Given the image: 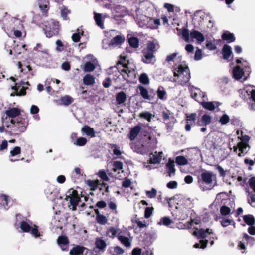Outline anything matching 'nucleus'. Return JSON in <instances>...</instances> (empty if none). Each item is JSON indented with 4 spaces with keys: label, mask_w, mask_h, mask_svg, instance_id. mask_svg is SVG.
Masks as SVG:
<instances>
[{
    "label": "nucleus",
    "mask_w": 255,
    "mask_h": 255,
    "mask_svg": "<svg viewBox=\"0 0 255 255\" xmlns=\"http://www.w3.org/2000/svg\"><path fill=\"white\" fill-rule=\"evenodd\" d=\"M70 68V64L68 62H64L61 65V68L65 71H69Z\"/></svg>",
    "instance_id": "obj_64"
},
{
    "label": "nucleus",
    "mask_w": 255,
    "mask_h": 255,
    "mask_svg": "<svg viewBox=\"0 0 255 255\" xmlns=\"http://www.w3.org/2000/svg\"><path fill=\"white\" fill-rule=\"evenodd\" d=\"M174 166L175 165L174 161L172 160L171 159H169L168 162L166 164V167L167 168L169 176H171L174 173L175 171Z\"/></svg>",
    "instance_id": "obj_36"
},
{
    "label": "nucleus",
    "mask_w": 255,
    "mask_h": 255,
    "mask_svg": "<svg viewBox=\"0 0 255 255\" xmlns=\"http://www.w3.org/2000/svg\"><path fill=\"white\" fill-rule=\"evenodd\" d=\"M125 41V37L122 34H119L113 38V46H118L123 44Z\"/></svg>",
    "instance_id": "obj_23"
},
{
    "label": "nucleus",
    "mask_w": 255,
    "mask_h": 255,
    "mask_svg": "<svg viewBox=\"0 0 255 255\" xmlns=\"http://www.w3.org/2000/svg\"><path fill=\"white\" fill-rule=\"evenodd\" d=\"M49 1L48 0H40L39 2V7L40 10L44 13H46L48 10V5Z\"/></svg>",
    "instance_id": "obj_31"
},
{
    "label": "nucleus",
    "mask_w": 255,
    "mask_h": 255,
    "mask_svg": "<svg viewBox=\"0 0 255 255\" xmlns=\"http://www.w3.org/2000/svg\"><path fill=\"white\" fill-rule=\"evenodd\" d=\"M57 242L62 251H67L68 247L69 241L65 236H60L57 239Z\"/></svg>",
    "instance_id": "obj_16"
},
{
    "label": "nucleus",
    "mask_w": 255,
    "mask_h": 255,
    "mask_svg": "<svg viewBox=\"0 0 255 255\" xmlns=\"http://www.w3.org/2000/svg\"><path fill=\"white\" fill-rule=\"evenodd\" d=\"M106 38L103 40V48L107 49L112 45V39L110 38L111 33L110 31H104Z\"/></svg>",
    "instance_id": "obj_21"
},
{
    "label": "nucleus",
    "mask_w": 255,
    "mask_h": 255,
    "mask_svg": "<svg viewBox=\"0 0 255 255\" xmlns=\"http://www.w3.org/2000/svg\"><path fill=\"white\" fill-rule=\"evenodd\" d=\"M193 235L197 237L198 238H205L210 235H214V233L212 229H206L204 230L203 229H200L199 230H196L193 233Z\"/></svg>",
    "instance_id": "obj_14"
},
{
    "label": "nucleus",
    "mask_w": 255,
    "mask_h": 255,
    "mask_svg": "<svg viewBox=\"0 0 255 255\" xmlns=\"http://www.w3.org/2000/svg\"><path fill=\"white\" fill-rule=\"evenodd\" d=\"M86 248L80 246L73 247L70 251V255H81Z\"/></svg>",
    "instance_id": "obj_26"
},
{
    "label": "nucleus",
    "mask_w": 255,
    "mask_h": 255,
    "mask_svg": "<svg viewBox=\"0 0 255 255\" xmlns=\"http://www.w3.org/2000/svg\"><path fill=\"white\" fill-rule=\"evenodd\" d=\"M232 220L227 218H223L220 221L221 224L223 227H227L228 225L232 224Z\"/></svg>",
    "instance_id": "obj_53"
},
{
    "label": "nucleus",
    "mask_w": 255,
    "mask_h": 255,
    "mask_svg": "<svg viewBox=\"0 0 255 255\" xmlns=\"http://www.w3.org/2000/svg\"><path fill=\"white\" fill-rule=\"evenodd\" d=\"M46 37L51 38L54 35H57L59 31V23L54 20H51L48 25H45L43 29Z\"/></svg>",
    "instance_id": "obj_9"
},
{
    "label": "nucleus",
    "mask_w": 255,
    "mask_h": 255,
    "mask_svg": "<svg viewBox=\"0 0 255 255\" xmlns=\"http://www.w3.org/2000/svg\"><path fill=\"white\" fill-rule=\"evenodd\" d=\"M222 37L223 39L226 40L228 43L233 42L235 40L233 34L227 31L222 34Z\"/></svg>",
    "instance_id": "obj_39"
},
{
    "label": "nucleus",
    "mask_w": 255,
    "mask_h": 255,
    "mask_svg": "<svg viewBox=\"0 0 255 255\" xmlns=\"http://www.w3.org/2000/svg\"><path fill=\"white\" fill-rule=\"evenodd\" d=\"M138 89L140 91V94L142 97L145 99H150V97L149 95L148 90L142 86H139Z\"/></svg>",
    "instance_id": "obj_42"
},
{
    "label": "nucleus",
    "mask_w": 255,
    "mask_h": 255,
    "mask_svg": "<svg viewBox=\"0 0 255 255\" xmlns=\"http://www.w3.org/2000/svg\"><path fill=\"white\" fill-rule=\"evenodd\" d=\"M238 138L240 140L237 146H233L234 151L238 153L239 156H241L242 154L246 153L249 150L250 147L248 144L250 137L248 135L244 134L242 131L237 130L236 132Z\"/></svg>",
    "instance_id": "obj_4"
},
{
    "label": "nucleus",
    "mask_w": 255,
    "mask_h": 255,
    "mask_svg": "<svg viewBox=\"0 0 255 255\" xmlns=\"http://www.w3.org/2000/svg\"><path fill=\"white\" fill-rule=\"evenodd\" d=\"M94 18L96 24L101 29H104V26L103 23L102 14L96 12H94Z\"/></svg>",
    "instance_id": "obj_30"
},
{
    "label": "nucleus",
    "mask_w": 255,
    "mask_h": 255,
    "mask_svg": "<svg viewBox=\"0 0 255 255\" xmlns=\"http://www.w3.org/2000/svg\"><path fill=\"white\" fill-rule=\"evenodd\" d=\"M241 94L244 98L251 99L253 103L251 104V107L252 109L255 110V90L251 85H246L242 90H241Z\"/></svg>",
    "instance_id": "obj_8"
},
{
    "label": "nucleus",
    "mask_w": 255,
    "mask_h": 255,
    "mask_svg": "<svg viewBox=\"0 0 255 255\" xmlns=\"http://www.w3.org/2000/svg\"><path fill=\"white\" fill-rule=\"evenodd\" d=\"M230 211H231L230 209L226 206H222L220 209L221 214L222 215H225V216L228 215L230 213Z\"/></svg>",
    "instance_id": "obj_58"
},
{
    "label": "nucleus",
    "mask_w": 255,
    "mask_h": 255,
    "mask_svg": "<svg viewBox=\"0 0 255 255\" xmlns=\"http://www.w3.org/2000/svg\"><path fill=\"white\" fill-rule=\"evenodd\" d=\"M154 208L153 207H147L145 209L144 217L145 218H149L152 215Z\"/></svg>",
    "instance_id": "obj_56"
},
{
    "label": "nucleus",
    "mask_w": 255,
    "mask_h": 255,
    "mask_svg": "<svg viewBox=\"0 0 255 255\" xmlns=\"http://www.w3.org/2000/svg\"><path fill=\"white\" fill-rule=\"evenodd\" d=\"M182 35L186 42H189L190 37L192 39H196L198 44H201L205 40L204 35L196 30H192L189 34L188 29L184 28L182 31Z\"/></svg>",
    "instance_id": "obj_7"
},
{
    "label": "nucleus",
    "mask_w": 255,
    "mask_h": 255,
    "mask_svg": "<svg viewBox=\"0 0 255 255\" xmlns=\"http://www.w3.org/2000/svg\"><path fill=\"white\" fill-rule=\"evenodd\" d=\"M208 240H201L200 243H196L194 245V247L196 248H200L204 249L206 247Z\"/></svg>",
    "instance_id": "obj_54"
},
{
    "label": "nucleus",
    "mask_w": 255,
    "mask_h": 255,
    "mask_svg": "<svg viewBox=\"0 0 255 255\" xmlns=\"http://www.w3.org/2000/svg\"><path fill=\"white\" fill-rule=\"evenodd\" d=\"M243 220L245 222L250 225H253L255 224V220L252 215H246L243 216Z\"/></svg>",
    "instance_id": "obj_41"
},
{
    "label": "nucleus",
    "mask_w": 255,
    "mask_h": 255,
    "mask_svg": "<svg viewBox=\"0 0 255 255\" xmlns=\"http://www.w3.org/2000/svg\"><path fill=\"white\" fill-rule=\"evenodd\" d=\"M149 26L152 29H156L160 25V21L159 19L151 18L149 20Z\"/></svg>",
    "instance_id": "obj_45"
},
{
    "label": "nucleus",
    "mask_w": 255,
    "mask_h": 255,
    "mask_svg": "<svg viewBox=\"0 0 255 255\" xmlns=\"http://www.w3.org/2000/svg\"><path fill=\"white\" fill-rule=\"evenodd\" d=\"M201 105L204 108L211 111L218 106L217 103L216 102H202Z\"/></svg>",
    "instance_id": "obj_32"
},
{
    "label": "nucleus",
    "mask_w": 255,
    "mask_h": 255,
    "mask_svg": "<svg viewBox=\"0 0 255 255\" xmlns=\"http://www.w3.org/2000/svg\"><path fill=\"white\" fill-rule=\"evenodd\" d=\"M127 99V95L124 92H120L116 97V102L118 104H121L125 102Z\"/></svg>",
    "instance_id": "obj_34"
},
{
    "label": "nucleus",
    "mask_w": 255,
    "mask_h": 255,
    "mask_svg": "<svg viewBox=\"0 0 255 255\" xmlns=\"http://www.w3.org/2000/svg\"><path fill=\"white\" fill-rule=\"evenodd\" d=\"M60 101L62 104L68 106L73 102V98L70 96L66 95L61 98Z\"/></svg>",
    "instance_id": "obj_43"
},
{
    "label": "nucleus",
    "mask_w": 255,
    "mask_h": 255,
    "mask_svg": "<svg viewBox=\"0 0 255 255\" xmlns=\"http://www.w3.org/2000/svg\"><path fill=\"white\" fill-rule=\"evenodd\" d=\"M5 113L8 117V118H6V121H7L9 119H13V118L19 116L20 111L17 108H12L6 110Z\"/></svg>",
    "instance_id": "obj_18"
},
{
    "label": "nucleus",
    "mask_w": 255,
    "mask_h": 255,
    "mask_svg": "<svg viewBox=\"0 0 255 255\" xmlns=\"http://www.w3.org/2000/svg\"><path fill=\"white\" fill-rule=\"evenodd\" d=\"M83 33L84 32L82 30L80 31L79 29H77L76 31L71 36L72 41L74 42H79L81 38V35H83Z\"/></svg>",
    "instance_id": "obj_38"
},
{
    "label": "nucleus",
    "mask_w": 255,
    "mask_h": 255,
    "mask_svg": "<svg viewBox=\"0 0 255 255\" xmlns=\"http://www.w3.org/2000/svg\"><path fill=\"white\" fill-rule=\"evenodd\" d=\"M229 121V117L226 115H223L220 119L219 122L222 124H226Z\"/></svg>",
    "instance_id": "obj_61"
},
{
    "label": "nucleus",
    "mask_w": 255,
    "mask_h": 255,
    "mask_svg": "<svg viewBox=\"0 0 255 255\" xmlns=\"http://www.w3.org/2000/svg\"><path fill=\"white\" fill-rule=\"evenodd\" d=\"M248 182L250 188L255 192V177L251 178Z\"/></svg>",
    "instance_id": "obj_63"
},
{
    "label": "nucleus",
    "mask_w": 255,
    "mask_h": 255,
    "mask_svg": "<svg viewBox=\"0 0 255 255\" xmlns=\"http://www.w3.org/2000/svg\"><path fill=\"white\" fill-rule=\"evenodd\" d=\"M176 162L179 165H185L188 163V160L183 156H178L176 158Z\"/></svg>",
    "instance_id": "obj_44"
},
{
    "label": "nucleus",
    "mask_w": 255,
    "mask_h": 255,
    "mask_svg": "<svg viewBox=\"0 0 255 255\" xmlns=\"http://www.w3.org/2000/svg\"><path fill=\"white\" fill-rule=\"evenodd\" d=\"M139 116L141 118L146 120L148 122H151V119L155 116L154 115L148 111H144L140 113Z\"/></svg>",
    "instance_id": "obj_40"
},
{
    "label": "nucleus",
    "mask_w": 255,
    "mask_h": 255,
    "mask_svg": "<svg viewBox=\"0 0 255 255\" xmlns=\"http://www.w3.org/2000/svg\"><path fill=\"white\" fill-rule=\"evenodd\" d=\"M21 153V148L19 146L15 147L13 150L10 151V155L11 156H16Z\"/></svg>",
    "instance_id": "obj_59"
},
{
    "label": "nucleus",
    "mask_w": 255,
    "mask_h": 255,
    "mask_svg": "<svg viewBox=\"0 0 255 255\" xmlns=\"http://www.w3.org/2000/svg\"><path fill=\"white\" fill-rule=\"evenodd\" d=\"M83 81L85 85H91L95 83V78L93 75L87 74L84 76Z\"/></svg>",
    "instance_id": "obj_29"
},
{
    "label": "nucleus",
    "mask_w": 255,
    "mask_h": 255,
    "mask_svg": "<svg viewBox=\"0 0 255 255\" xmlns=\"http://www.w3.org/2000/svg\"><path fill=\"white\" fill-rule=\"evenodd\" d=\"M163 156L162 152H155L150 155V163L152 164L158 163L160 162Z\"/></svg>",
    "instance_id": "obj_19"
},
{
    "label": "nucleus",
    "mask_w": 255,
    "mask_h": 255,
    "mask_svg": "<svg viewBox=\"0 0 255 255\" xmlns=\"http://www.w3.org/2000/svg\"><path fill=\"white\" fill-rule=\"evenodd\" d=\"M6 127L9 129L11 135H19L27 128L28 121L26 119L18 117L16 119H9L4 122Z\"/></svg>",
    "instance_id": "obj_1"
},
{
    "label": "nucleus",
    "mask_w": 255,
    "mask_h": 255,
    "mask_svg": "<svg viewBox=\"0 0 255 255\" xmlns=\"http://www.w3.org/2000/svg\"><path fill=\"white\" fill-rule=\"evenodd\" d=\"M143 60L146 63H153L155 60L153 53L144 51V57Z\"/></svg>",
    "instance_id": "obj_27"
},
{
    "label": "nucleus",
    "mask_w": 255,
    "mask_h": 255,
    "mask_svg": "<svg viewBox=\"0 0 255 255\" xmlns=\"http://www.w3.org/2000/svg\"><path fill=\"white\" fill-rule=\"evenodd\" d=\"M157 94L158 97L160 99H162L166 94V92L162 87H160L157 90Z\"/></svg>",
    "instance_id": "obj_55"
},
{
    "label": "nucleus",
    "mask_w": 255,
    "mask_h": 255,
    "mask_svg": "<svg viewBox=\"0 0 255 255\" xmlns=\"http://www.w3.org/2000/svg\"><path fill=\"white\" fill-rule=\"evenodd\" d=\"M44 193L49 200L53 201L56 198L57 190L54 185L50 184L44 189Z\"/></svg>",
    "instance_id": "obj_13"
},
{
    "label": "nucleus",
    "mask_w": 255,
    "mask_h": 255,
    "mask_svg": "<svg viewBox=\"0 0 255 255\" xmlns=\"http://www.w3.org/2000/svg\"><path fill=\"white\" fill-rule=\"evenodd\" d=\"M198 183L203 191L211 190L217 185L216 174L210 171L203 170L198 178Z\"/></svg>",
    "instance_id": "obj_2"
},
{
    "label": "nucleus",
    "mask_w": 255,
    "mask_h": 255,
    "mask_svg": "<svg viewBox=\"0 0 255 255\" xmlns=\"http://www.w3.org/2000/svg\"><path fill=\"white\" fill-rule=\"evenodd\" d=\"M141 129V127L139 125H137L132 128L130 131L129 139L133 141L137 137V135L140 132Z\"/></svg>",
    "instance_id": "obj_22"
},
{
    "label": "nucleus",
    "mask_w": 255,
    "mask_h": 255,
    "mask_svg": "<svg viewBox=\"0 0 255 255\" xmlns=\"http://www.w3.org/2000/svg\"><path fill=\"white\" fill-rule=\"evenodd\" d=\"M95 64L96 62L95 61H93V62H86L83 67L84 71L85 72H91L93 71L96 68Z\"/></svg>",
    "instance_id": "obj_35"
},
{
    "label": "nucleus",
    "mask_w": 255,
    "mask_h": 255,
    "mask_svg": "<svg viewBox=\"0 0 255 255\" xmlns=\"http://www.w3.org/2000/svg\"><path fill=\"white\" fill-rule=\"evenodd\" d=\"M98 175L99 176L103 181H107L109 179L108 177L106 174V173L104 170H100L99 172Z\"/></svg>",
    "instance_id": "obj_60"
},
{
    "label": "nucleus",
    "mask_w": 255,
    "mask_h": 255,
    "mask_svg": "<svg viewBox=\"0 0 255 255\" xmlns=\"http://www.w3.org/2000/svg\"><path fill=\"white\" fill-rule=\"evenodd\" d=\"M202 51L198 48H197V50L195 52V55H194V59L196 60H200L202 58Z\"/></svg>",
    "instance_id": "obj_62"
},
{
    "label": "nucleus",
    "mask_w": 255,
    "mask_h": 255,
    "mask_svg": "<svg viewBox=\"0 0 255 255\" xmlns=\"http://www.w3.org/2000/svg\"><path fill=\"white\" fill-rule=\"evenodd\" d=\"M87 142L86 138L85 137H79L77 139L76 143L74 144L78 146H83L85 145Z\"/></svg>",
    "instance_id": "obj_51"
},
{
    "label": "nucleus",
    "mask_w": 255,
    "mask_h": 255,
    "mask_svg": "<svg viewBox=\"0 0 255 255\" xmlns=\"http://www.w3.org/2000/svg\"><path fill=\"white\" fill-rule=\"evenodd\" d=\"M173 81L178 82L181 85H184L190 79V72L186 66L179 65L177 69H174Z\"/></svg>",
    "instance_id": "obj_5"
},
{
    "label": "nucleus",
    "mask_w": 255,
    "mask_h": 255,
    "mask_svg": "<svg viewBox=\"0 0 255 255\" xmlns=\"http://www.w3.org/2000/svg\"><path fill=\"white\" fill-rule=\"evenodd\" d=\"M20 228L23 232L29 233L35 239H39V243L45 241L43 238V232L39 230L38 226L30 221H22L20 222Z\"/></svg>",
    "instance_id": "obj_3"
},
{
    "label": "nucleus",
    "mask_w": 255,
    "mask_h": 255,
    "mask_svg": "<svg viewBox=\"0 0 255 255\" xmlns=\"http://www.w3.org/2000/svg\"><path fill=\"white\" fill-rule=\"evenodd\" d=\"M248 200L251 205L255 206V195L249 191H248Z\"/></svg>",
    "instance_id": "obj_48"
},
{
    "label": "nucleus",
    "mask_w": 255,
    "mask_h": 255,
    "mask_svg": "<svg viewBox=\"0 0 255 255\" xmlns=\"http://www.w3.org/2000/svg\"><path fill=\"white\" fill-rule=\"evenodd\" d=\"M159 47V45L153 42H150L148 43L146 49H144V51H146L149 52H154L156 51Z\"/></svg>",
    "instance_id": "obj_33"
},
{
    "label": "nucleus",
    "mask_w": 255,
    "mask_h": 255,
    "mask_svg": "<svg viewBox=\"0 0 255 255\" xmlns=\"http://www.w3.org/2000/svg\"><path fill=\"white\" fill-rule=\"evenodd\" d=\"M212 116L208 113L202 115L200 119L197 121V125L199 126H207L212 122Z\"/></svg>",
    "instance_id": "obj_17"
},
{
    "label": "nucleus",
    "mask_w": 255,
    "mask_h": 255,
    "mask_svg": "<svg viewBox=\"0 0 255 255\" xmlns=\"http://www.w3.org/2000/svg\"><path fill=\"white\" fill-rule=\"evenodd\" d=\"M139 81L143 84H148L149 83V79L147 75L145 73L141 74L139 77Z\"/></svg>",
    "instance_id": "obj_50"
},
{
    "label": "nucleus",
    "mask_w": 255,
    "mask_h": 255,
    "mask_svg": "<svg viewBox=\"0 0 255 255\" xmlns=\"http://www.w3.org/2000/svg\"><path fill=\"white\" fill-rule=\"evenodd\" d=\"M129 44L133 48H137L138 47V39L135 37L128 38V39Z\"/></svg>",
    "instance_id": "obj_46"
},
{
    "label": "nucleus",
    "mask_w": 255,
    "mask_h": 255,
    "mask_svg": "<svg viewBox=\"0 0 255 255\" xmlns=\"http://www.w3.org/2000/svg\"><path fill=\"white\" fill-rule=\"evenodd\" d=\"M118 238L125 246L129 247L130 246V242L128 237L118 235Z\"/></svg>",
    "instance_id": "obj_47"
},
{
    "label": "nucleus",
    "mask_w": 255,
    "mask_h": 255,
    "mask_svg": "<svg viewBox=\"0 0 255 255\" xmlns=\"http://www.w3.org/2000/svg\"><path fill=\"white\" fill-rule=\"evenodd\" d=\"M171 220L167 217L162 218L158 222L157 224L161 225H164L165 226H168L171 223Z\"/></svg>",
    "instance_id": "obj_49"
},
{
    "label": "nucleus",
    "mask_w": 255,
    "mask_h": 255,
    "mask_svg": "<svg viewBox=\"0 0 255 255\" xmlns=\"http://www.w3.org/2000/svg\"><path fill=\"white\" fill-rule=\"evenodd\" d=\"M232 74L233 77L235 79L239 80L244 76V72L243 68L240 65H237L233 69Z\"/></svg>",
    "instance_id": "obj_20"
},
{
    "label": "nucleus",
    "mask_w": 255,
    "mask_h": 255,
    "mask_svg": "<svg viewBox=\"0 0 255 255\" xmlns=\"http://www.w3.org/2000/svg\"><path fill=\"white\" fill-rule=\"evenodd\" d=\"M106 242L100 238H97L95 241V247L92 250V255H100L106 247Z\"/></svg>",
    "instance_id": "obj_12"
},
{
    "label": "nucleus",
    "mask_w": 255,
    "mask_h": 255,
    "mask_svg": "<svg viewBox=\"0 0 255 255\" xmlns=\"http://www.w3.org/2000/svg\"><path fill=\"white\" fill-rule=\"evenodd\" d=\"M87 185L90 188L91 190H96L100 184V182L98 180H88L86 181Z\"/></svg>",
    "instance_id": "obj_37"
},
{
    "label": "nucleus",
    "mask_w": 255,
    "mask_h": 255,
    "mask_svg": "<svg viewBox=\"0 0 255 255\" xmlns=\"http://www.w3.org/2000/svg\"><path fill=\"white\" fill-rule=\"evenodd\" d=\"M222 54L224 59L228 60L231 56L232 57L231 47L229 45H225L222 49Z\"/></svg>",
    "instance_id": "obj_24"
},
{
    "label": "nucleus",
    "mask_w": 255,
    "mask_h": 255,
    "mask_svg": "<svg viewBox=\"0 0 255 255\" xmlns=\"http://www.w3.org/2000/svg\"><path fill=\"white\" fill-rule=\"evenodd\" d=\"M157 193V191L155 188H152L150 191H146V195L150 198H154Z\"/></svg>",
    "instance_id": "obj_57"
},
{
    "label": "nucleus",
    "mask_w": 255,
    "mask_h": 255,
    "mask_svg": "<svg viewBox=\"0 0 255 255\" xmlns=\"http://www.w3.org/2000/svg\"><path fill=\"white\" fill-rule=\"evenodd\" d=\"M125 176L123 170V163L120 161H115L113 164V177L120 179Z\"/></svg>",
    "instance_id": "obj_11"
},
{
    "label": "nucleus",
    "mask_w": 255,
    "mask_h": 255,
    "mask_svg": "<svg viewBox=\"0 0 255 255\" xmlns=\"http://www.w3.org/2000/svg\"><path fill=\"white\" fill-rule=\"evenodd\" d=\"M94 210L96 213V220L97 222L101 225L106 224L108 221L107 218L105 216L100 214L98 209L94 208Z\"/></svg>",
    "instance_id": "obj_25"
},
{
    "label": "nucleus",
    "mask_w": 255,
    "mask_h": 255,
    "mask_svg": "<svg viewBox=\"0 0 255 255\" xmlns=\"http://www.w3.org/2000/svg\"><path fill=\"white\" fill-rule=\"evenodd\" d=\"M11 203L10 198L4 194H2L0 196V208L3 209L7 210L10 207V204Z\"/></svg>",
    "instance_id": "obj_15"
},
{
    "label": "nucleus",
    "mask_w": 255,
    "mask_h": 255,
    "mask_svg": "<svg viewBox=\"0 0 255 255\" xmlns=\"http://www.w3.org/2000/svg\"><path fill=\"white\" fill-rule=\"evenodd\" d=\"M81 131L85 133L87 136H90L91 137H95V132L94 129L88 126H84L82 128Z\"/></svg>",
    "instance_id": "obj_28"
},
{
    "label": "nucleus",
    "mask_w": 255,
    "mask_h": 255,
    "mask_svg": "<svg viewBox=\"0 0 255 255\" xmlns=\"http://www.w3.org/2000/svg\"><path fill=\"white\" fill-rule=\"evenodd\" d=\"M134 222L137 225L138 227L140 228H145L147 226L146 222L144 220L141 221L138 219H136L133 221V222Z\"/></svg>",
    "instance_id": "obj_52"
},
{
    "label": "nucleus",
    "mask_w": 255,
    "mask_h": 255,
    "mask_svg": "<svg viewBox=\"0 0 255 255\" xmlns=\"http://www.w3.org/2000/svg\"><path fill=\"white\" fill-rule=\"evenodd\" d=\"M116 68L123 78L127 80L133 70V68L129 66L128 60L126 57L123 55L120 56L117 63Z\"/></svg>",
    "instance_id": "obj_6"
},
{
    "label": "nucleus",
    "mask_w": 255,
    "mask_h": 255,
    "mask_svg": "<svg viewBox=\"0 0 255 255\" xmlns=\"http://www.w3.org/2000/svg\"><path fill=\"white\" fill-rule=\"evenodd\" d=\"M65 200L69 201V203L73 207V210H75L79 204L80 198L77 194V192L71 188L67 192Z\"/></svg>",
    "instance_id": "obj_10"
}]
</instances>
